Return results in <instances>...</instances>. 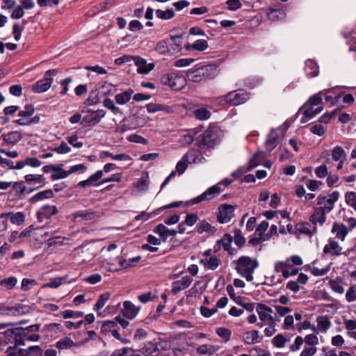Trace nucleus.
Segmentation results:
<instances>
[{"label":"nucleus","mask_w":356,"mask_h":356,"mask_svg":"<svg viewBox=\"0 0 356 356\" xmlns=\"http://www.w3.org/2000/svg\"><path fill=\"white\" fill-rule=\"evenodd\" d=\"M233 241V237L229 234H225L222 238L217 241V244H222L225 251L227 252L229 254H232V248L231 244Z\"/></svg>","instance_id":"nucleus-30"},{"label":"nucleus","mask_w":356,"mask_h":356,"mask_svg":"<svg viewBox=\"0 0 356 356\" xmlns=\"http://www.w3.org/2000/svg\"><path fill=\"white\" fill-rule=\"evenodd\" d=\"M135 65L137 67V72L139 74H147L154 67V63H147L144 58L135 56Z\"/></svg>","instance_id":"nucleus-15"},{"label":"nucleus","mask_w":356,"mask_h":356,"mask_svg":"<svg viewBox=\"0 0 356 356\" xmlns=\"http://www.w3.org/2000/svg\"><path fill=\"white\" fill-rule=\"evenodd\" d=\"M101 98L95 89L90 90L88 98L84 101L83 105L86 106H94L100 103Z\"/></svg>","instance_id":"nucleus-32"},{"label":"nucleus","mask_w":356,"mask_h":356,"mask_svg":"<svg viewBox=\"0 0 356 356\" xmlns=\"http://www.w3.org/2000/svg\"><path fill=\"white\" fill-rule=\"evenodd\" d=\"M343 278L338 277L336 280H330L328 284L333 291L341 294L343 293L344 289L339 281L341 282Z\"/></svg>","instance_id":"nucleus-43"},{"label":"nucleus","mask_w":356,"mask_h":356,"mask_svg":"<svg viewBox=\"0 0 356 356\" xmlns=\"http://www.w3.org/2000/svg\"><path fill=\"white\" fill-rule=\"evenodd\" d=\"M183 35H171L168 40L170 54L173 55L179 52L182 49Z\"/></svg>","instance_id":"nucleus-13"},{"label":"nucleus","mask_w":356,"mask_h":356,"mask_svg":"<svg viewBox=\"0 0 356 356\" xmlns=\"http://www.w3.org/2000/svg\"><path fill=\"white\" fill-rule=\"evenodd\" d=\"M346 153L341 146H336L332 151V157L334 161L346 159Z\"/></svg>","instance_id":"nucleus-47"},{"label":"nucleus","mask_w":356,"mask_h":356,"mask_svg":"<svg viewBox=\"0 0 356 356\" xmlns=\"http://www.w3.org/2000/svg\"><path fill=\"white\" fill-rule=\"evenodd\" d=\"M13 189L16 191L15 195L18 200H22L25 197L26 186L23 181L12 183Z\"/></svg>","instance_id":"nucleus-36"},{"label":"nucleus","mask_w":356,"mask_h":356,"mask_svg":"<svg viewBox=\"0 0 356 356\" xmlns=\"http://www.w3.org/2000/svg\"><path fill=\"white\" fill-rule=\"evenodd\" d=\"M161 82L163 85L169 86L172 90L179 91L184 86L186 79L179 76L167 74L161 76Z\"/></svg>","instance_id":"nucleus-8"},{"label":"nucleus","mask_w":356,"mask_h":356,"mask_svg":"<svg viewBox=\"0 0 356 356\" xmlns=\"http://www.w3.org/2000/svg\"><path fill=\"white\" fill-rule=\"evenodd\" d=\"M216 332L220 338L223 339L225 342L230 339L232 331L229 328L224 327H218Z\"/></svg>","instance_id":"nucleus-57"},{"label":"nucleus","mask_w":356,"mask_h":356,"mask_svg":"<svg viewBox=\"0 0 356 356\" xmlns=\"http://www.w3.org/2000/svg\"><path fill=\"white\" fill-rule=\"evenodd\" d=\"M316 115L315 109L311 106L309 108L305 110L303 116L301 118V123H306L311 118Z\"/></svg>","instance_id":"nucleus-62"},{"label":"nucleus","mask_w":356,"mask_h":356,"mask_svg":"<svg viewBox=\"0 0 356 356\" xmlns=\"http://www.w3.org/2000/svg\"><path fill=\"white\" fill-rule=\"evenodd\" d=\"M296 229L300 233L309 236H313L317 232L316 225H314L310 222H302L297 223L296 225Z\"/></svg>","instance_id":"nucleus-12"},{"label":"nucleus","mask_w":356,"mask_h":356,"mask_svg":"<svg viewBox=\"0 0 356 356\" xmlns=\"http://www.w3.org/2000/svg\"><path fill=\"white\" fill-rule=\"evenodd\" d=\"M339 197V193L337 191H333L330 195H329V198L326 200L324 207H320L319 208H323V211L326 213L330 212L333 209L334 204L338 200Z\"/></svg>","instance_id":"nucleus-23"},{"label":"nucleus","mask_w":356,"mask_h":356,"mask_svg":"<svg viewBox=\"0 0 356 356\" xmlns=\"http://www.w3.org/2000/svg\"><path fill=\"white\" fill-rule=\"evenodd\" d=\"M57 70L51 69L45 72L44 77L37 81L32 85V90L35 93H42L47 91L53 82L52 76L57 74Z\"/></svg>","instance_id":"nucleus-7"},{"label":"nucleus","mask_w":356,"mask_h":356,"mask_svg":"<svg viewBox=\"0 0 356 356\" xmlns=\"http://www.w3.org/2000/svg\"><path fill=\"white\" fill-rule=\"evenodd\" d=\"M0 315L2 316H17V309L12 307H6L2 304H0Z\"/></svg>","instance_id":"nucleus-54"},{"label":"nucleus","mask_w":356,"mask_h":356,"mask_svg":"<svg viewBox=\"0 0 356 356\" xmlns=\"http://www.w3.org/2000/svg\"><path fill=\"white\" fill-rule=\"evenodd\" d=\"M15 329H22L16 332L17 335V345L25 346V337H28V332L26 330V327H15Z\"/></svg>","instance_id":"nucleus-46"},{"label":"nucleus","mask_w":356,"mask_h":356,"mask_svg":"<svg viewBox=\"0 0 356 356\" xmlns=\"http://www.w3.org/2000/svg\"><path fill=\"white\" fill-rule=\"evenodd\" d=\"M9 217L11 223L17 225H22L25 220V215L22 211H18L15 213L12 212V214H10Z\"/></svg>","instance_id":"nucleus-45"},{"label":"nucleus","mask_w":356,"mask_h":356,"mask_svg":"<svg viewBox=\"0 0 356 356\" xmlns=\"http://www.w3.org/2000/svg\"><path fill=\"white\" fill-rule=\"evenodd\" d=\"M332 232H337V236L341 241H343L348 233L346 226L343 224H339L334 222L332 225Z\"/></svg>","instance_id":"nucleus-26"},{"label":"nucleus","mask_w":356,"mask_h":356,"mask_svg":"<svg viewBox=\"0 0 356 356\" xmlns=\"http://www.w3.org/2000/svg\"><path fill=\"white\" fill-rule=\"evenodd\" d=\"M234 243L241 248L245 243V238L242 236L241 231L239 229H236L234 231Z\"/></svg>","instance_id":"nucleus-51"},{"label":"nucleus","mask_w":356,"mask_h":356,"mask_svg":"<svg viewBox=\"0 0 356 356\" xmlns=\"http://www.w3.org/2000/svg\"><path fill=\"white\" fill-rule=\"evenodd\" d=\"M156 15L159 19L168 20L172 19L175 16V13L172 8H168L165 10L157 9L156 10Z\"/></svg>","instance_id":"nucleus-41"},{"label":"nucleus","mask_w":356,"mask_h":356,"mask_svg":"<svg viewBox=\"0 0 356 356\" xmlns=\"http://www.w3.org/2000/svg\"><path fill=\"white\" fill-rule=\"evenodd\" d=\"M209 200H211V198L209 196V195L208 194L207 191H206L201 195L197 196L195 198L191 199L187 203L188 204L193 205V204L201 203L202 202H204V201H209Z\"/></svg>","instance_id":"nucleus-50"},{"label":"nucleus","mask_w":356,"mask_h":356,"mask_svg":"<svg viewBox=\"0 0 356 356\" xmlns=\"http://www.w3.org/2000/svg\"><path fill=\"white\" fill-rule=\"evenodd\" d=\"M342 248L339 243L333 238L328 240V244L323 248L324 254H330L331 256H339L342 254Z\"/></svg>","instance_id":"nucleus-11"},{"label":"nucleus","mask_w":356,"mask_h":356,"mask_svg":"<svg viewBox=\"0 0 356 356\" xmlns=\"http://www.w3.org/2000/svg\"><path fill=\"white\" fill-rule=\"evenodd\" d=\"M196 230L199 234L206 232L211 236L214 235L217 232L216 227L211 225L205 220H202L198 223L196 227Z\"/></svg>","instance_id":"nucleus-17"},{"label":"nucleus","mask_w":356,"mask_h":356,"mask_svg":"<svg viewBox=\"0 0 356 356\" xmlns=\"http://www.w3.org/2000/svg\"><path fill=\"white\" fill-rule=\"evenodd\" d=\"M109 298L110 293L108 292L101 294L97 302L95 304L93 309L96 312H99L105 305Z\"/></svg>","instance_id":"nucleus-42"},{"label":"nucleus","mask_w":356,"mask_h":356,"mask_svg":"<svg viewBox=\"0 0 356 356\" xmlns=\"http://www.w3.org/2000/svg\"><path fill=\"white\" fill-rule=\"evenodd\" d=\"M255 309H256V312H257V314L259 315V319H260L261 321H262V322H265V321L271 322V321H275V318L271 315H268L263 309H259V305H258L257 303L256 304Z\"/></svg>","instance_id":"nucleus-52"},{"label":"nucleus","mask_w":356,"mask_h":356,"mask_svg":"<svg viewBox=\"0 0 356 356\" xmlns=\"http://www.w3.org/2000/svg\"><path fill=\"white\" fill-rule=\"evenodd\" d=\"M305 73L309 78H313L318 75L319 69L317 63L313 60L309 59L305 62Z\"/></svg>","instance_id":"nucleus-22"},{"label":"nucleus","mask_w":356,"mask_h":356,"mask_svg":"<svg viewBox=\"0 0 356 356\" xmlns=\"http://www.w3.org/2000/svg\"><path fill=\"white\" fill-rule=\"evenodd\" d=\"M81 113H86L81 121V124L83 127H95L100 122L101 120L106 115V111L103 109L93 111L86 107H83L81 110Z\"/></svg>","instance_id":"nucleus-4"},{"label":"nucleus","mask_w":356,"mask_h":356,"mask_svg":"<svg viewBox=\"0 0 356 356\" xmlns=\"http://www.w3.org/2000/svg\"><path fill=\"white\" fill-rule=\"evenodd\" d=\"M64 277H56L51 280L49 282L44 284L42 286V288L56 289L62 284V281Z\"/></svg>","instance_id":"nucleus-63"},{"label":"nucleus","mask_w":356,"mask_h":356,"mask_svg":"<svg viewBox=\"0 0 356 356\" xmlns=\"http://www.w3.org/2000/svg\"><path fill=\"white\" fill-rule=\"evenodd\" d=\"M224 136L222 130L216 125H210L197 138V143L201 149L214 148Z\"/></svg>","instance_id":"nucleus-2"},{"label":"nucleus","mask_w":356,"mask_h":356,"mask_svg":"<svg viewBox=\"0 0 356 356\" xmlns=\"http://www.w3.org/2000/svg\"><path fill=\"white\" fill-rule=\"evenodd\" d=\"M287 341L282 334H278L273 339L272 343L277 348H283Z\"/></svg>","instance_id":"nucleus-60"},{"label":"nucleus","mask_w":356,"mask_h":356,"mask_svg":"<svg viewBox=\"0 0 356 356\" xmlns=\"http://www.w3.org/2000/svg\"><path fill=\"white\" fill-rule=\"evenodd\" d=\"M54 196V192L52 189H47L42 191H40L38 193L35 194L32 196L29 200V202L31 204H35L38 201L45 200V199H51Z\"/></svg>","instance_id":"nucleus-19"},{"label":"nucleus","mask_w":356,"mask_h":356,"mask_svg":"<svg viewBox=\"0 0 356 356\" xmlns=\"http://www.w3.org/2000/svg\"><path fill=\"white\" fill-rule=\"evenodd\" d=\"M154 340V342H148L144 346L138 350L146 356H155L156 354H160L162 350H168V343L166 341H162L161 338Z\"/></svg>","instance_id":"nucleus-6"},{"label":"nucleus","mask_w":356,"mask_h":356,"mask_svg":"<svg viewBox=\"0 0 356 356\" xmlns=\"http://www.w3.org/2000/svg\"><path fill=\"white\" fill-rule=\"evenodd\" d=\"M73 346H76V343L68 337H65L56 343V347L59 350L69 349Z\"/></svg>","instance_id":"nucleus-37"},{"label":"nucleus","mask_w":356,"mask_h":356,"mask_svg":"<svg viewBox=\"0 0 356 356\" xmlns=\"http://www.w3.org/2000/svg\"><path fill=\"white\" fill-rule=\"evenodd\" d=\"M200 264L207 266L209 269L215 270L220 266L221 261L216 256H212L209 259H201Z\"/></svg>","instance_id":"nucleus-35"},{"label":"nucleus","mask_w":356,"mask_h":356,"mask_svg":"<svg viewBox=\"0 0 356 356\" xmlns=\"http://www.w3.org/2000/svg\"><path fill=\"white\" fill-rule=\"evenodd\" d=\"M95 90L100 98L109 95L111 93L112 85L106 82L98 83L95 86Z\"/></svg>","instance_id":"nucleus-24"},{"label":"nucleus","mask_w":356,"mask_h":356,"mask_svg":"<svg viewBox=\"0 0 356 356\" xmlns=\"http://www.w3.org/2000/svg\"><path fill=\"white\" fill-rule=\"evenodd\" d=\"M101 158L104 157H110L113 160H118V161H131V158L129 155L127 154H113V153L108 152V151H103L100 154Z\"/></svg>","instance_id":"nucleus-34"},{"label":"nucleus","mask_w":356,"mask_h":356,"mask_svg":"<svg viewBox=\"0 0 356 356\" xmlns=\"http://www.w3.org/2000/svg\"><path fill=\"white\" fill-rule=\"evenodd\" d=\"M146 108L149 113H154L158 111H163L166 113H171L173 112L172 107L161 104L150 103L146 105Z\"/></svg>","instance_id":"nucleus-21"},{"label":"nucleus","mask_w":356,"mask_h":356,"mask_svg":"<svg viewBox=\"0 0 356 356\" xmlns=\"http://www.w3.org/2000/svg\"><path fill=\"white\" fill-rule=\"evenodd\" d=\"M155 50L161 54H170L168 40H163L159 42L155 47Z\"/></svg>","instance_id":"nucleus-48"},{"label":"nucleus","mask_w":356,"mask_h":356,"mask_svg":"<svg viewBox=\"0 0 356 356\" xmlns=\"http://www.w3.org/2000/svg\"><path fill=\"white\" fill-rule=\"evenodd\" d=\"M36 217L38 222H42L44 219H50L51 218V214L50 210H46L44 209V205H43L39 211L36 213Z\"/></svg>","instance_id":"nucleus-53"},{"label":"nucleus","mask_w":356,"mask_h":356,"mask_svg":"<svg viewBox=\"0 0 356 356\" xmlns=\"http://www.w3.org/2000/svg\"><path fill=\"white\" fill-rule=\"evenodd\" d=\"M24 111H19L17 115L21 118H29L31 117L34 112L35 108L32 104H26L24 106Z\"/></svg>","instance_id":"nucleus-55"},{"label":"nucleus","mask_w":356,"mask_h":356,"mask_svg":"<svg viewBox=\"0 0 356 356\" xmlns=\"http://www.w3.org/2000/svg\"><path fill=\"white\" fill-rule=\"evenodd\" d=\"M153 232L159 236L162 242H166L168 238L170 236L168 233L169 229L161 223L156 226Z\"/></svg>","instance_id":"nucleus-29"},{"label":"nucleus","mask_w":356,"mask_h":356,"mask_svg":"<svg viewBox=\"0 0 356 356\" xmlns=\"http://www.w3.org/2000/svg\"><path fill=\"white\" fill-rule=\"evenodd\" d=\"M17 283V279L15 276L4 278L0 281V285L8 290L13 289Z\"/></svg>","instance_id":"nucleus-44"},{"label":"nucleus","mask_w":356,"mask_h":356,"mask_svg":"<svg viewBox=\"0 0 356 356\" xmlns=\"http://www.w3.org/2000/svg\"><path fill=\"white\" fill-rule=\"evenodd\" d=\"M70 175L68 170H63L60 165H56L55 171L51 174L50 178L51 180H58L65 179Z\"/></svg>","instance_id":"nucleus-39"},{"label":"nucleus","mask_w":356,"mask_h":356,"mask_svg":"<svg viewBox=\"0 0 356 356\" xmlns=\"http://www.w3.org/2000/svg\"><path fill=\"white\" fill-rule=\"evenodd\" d=\"M234 207L231 204H222L219 207L218 212V221L220 223H227L234 216Z\"/></svg>","instance_id":"nucleus-9"},{"label":"nucleus","mask_w":356,"mask_h":356,"mask_svg":"<svg viewBox=\"0 0 356 356\" xmlns=\"http://www.w3.org/2000/svg\"><path fill=\"white\" fill-rule=\"evenodd\" d=\"M117 326L116 323L114 321H103V324L101 328L102 333L106 334L112 331L113 328Z\"/></svg>","instance_id":"nucleus-61"},{"label":"nucleus","mask_w":356,"mask_h":356,"mask_svg":"<svg viewBox=\"0 0 356 356\" xmlns=\"http://www.w3.org/2000/svg\"><path fill=\"white\" fill-rule=\"evenodd\" d=\"M22 329H15V327L8 328L3 332H0L3 336L4 339L7 341V344L14 343L17 342L16 332L21 330Z\"/></svg>","instance_id":"nucleus-25"},{"label":"nucleus","mask_w":356,"mask_h":356,"mask_svg":"<svg viewBox=\"0 0 356 356\" xmlns=\"http://www.w3.org/2000/svg\"><path fill=\"white\" fill-rule=\"evenodd\" d=\"M40 118L39 115H36L29 119L28 121H24L23 119H17L13 120V123H15L18 125L24 126V125H31L32 124H37L40 122Z\"/></svg>","instance_id":"nucleus-58"},{"label":"nucleus","mask_w":356,"mask_h":356,"mask_svg":"<svg viewBox=\"0 0 356 356\" xmlns=\"http://www.w3.org/2000/svg\"><path fill=\"white\" fill-rule=\"evenodd\" d=\"M208 42L205 40H195L193 44H187L186 46V49L188 51L191 50H197V51H204L208 48Z\"/></svg>","instance_id":"nucleus-28"},{"label":"nucleus","mask_w":356,"mask_h":356,"mask_svg":"<svg viewBox=\"0 0 356 356\" xmlns=\"http://www.w3.org/2000/svg\"><path fill=\"white\" fill-rule=\"evenodd\" d=\"M194 115L197 119L203 120L209 119L211 116V113L204 108H200L194 111Z\"/></svg>","instance_id":"nucleus-59"},{"label":"nucleus","mask_w":356,"mask_h":356,"mask_svg":"<svg viewBox=\"0 0 356 356\" xmlns=\"http://www.w3.org/2000/svg\"><path fill=\"white\" fill-rule=\"evenodd\" d=\"M327 219L326 212L323 211V208L315 207L314 213L309 216V220L314 225L319 223L320 225H323Z\"/></svg>","instance_id":"nucleus-10"},{"label":"nucleus","mask_w":356,"mask_h":356,"mask_svg":"<svg viewBox=\"0 0 356 356\" xmlns=\"http://www.w3.org/2000/svg\"><path fill=\"white\" fill-rule=\"evenodd\" d=\"M262 159V154L261 152H257L254 154L252 159L250 160L248 166L247 167L248 170H252L260 164Z\"/></svg>","instance_id":"nucleus-49"},{"label":"nucleus","mask_w":356,"mask_h":356,"mask_svg":"<svg viewBox=\"0 0 356 356\" xmlns=\"http://www.w3.org/2000/svg\"><path fill=\"white\" fill-rule=\"evenodd\" d=\"M103 103L104 106L110 109L114 114L120 113V109L115 105L112 99L109 98H105Z\"/></svg>","instance_id":"nucleus-64"},{"label":"nucleus","mask_w":356,"mask_h":356,"mask_svg":"<svg viewBox=\"0 0 356 356\" xmlns=\"http://www.w3.org/2000/svg\"><path fill=\"white\" fill-rule=\"evenodd\" d=\"M235 263L237 273L248 282H252L253 273L259 265L258 260L248 256H241Z\"/></svg>","instance_id":"nucleus-3"},{"label":"nucleus","mask_w":356,"mask_h":356,"mask_svg":"<svg viewBox=\"0 0 356 356\" xmlns=\"http://www.w3.org/2000/svg\"><path fill=\"white\" fill-rule=\"evenodd\" d=\"M250 93L243 89H238L224 95L222 101L231 106H238L245 103L250 99Z\"/></svg>","instance_id":"nucleus-5"},{"label":"nucleus","mask_w":356,"mask_h":356,"mask_svg":"<svg viewBox=\"0 0 356 356\" xmlns=\"http://www.w3.org/2000/svg\"><path fill=\"white\" fill-rule=\"evenodd\" d=\"M318 325L323 331H326L330 327V321L327 316H318L316 318Z\"/></svg>","instance_id":"nucleus-56"},{"label":"nucleus","mask_w":356,"mask_h":356,"mask_svg":"<svg viewBox=\"0 0 356 356\" xmlns=\"http://www.w3.org/2000/svg\"><path fill=\"white\" fill-rule=\"evenodd\" d=\"M193 278L188 275L183 277L181 280L173 282L172 292L177 294L181 290L188 288L193 282Z\"/></svg>","instance_id":"nucleus-14"},{"label":"nucleus","mask_w":356,"mask_h":356,"mask_svg":"<svg viewBox=\"0 0 356 356\" xmlns=\"http://www.w3.org/2000/svg\"><path fill=\"white\" fill-rule=\"evenodd\" d=\"M1 138L3 140L5 143L14 145L19 142L23 137L20 131H12L8 134L1 135Z\"/></svg>","instance_id":"nucleus-16"},{"label":"nucleus","mask_w":356,"mask_h":356,"mask_svg":"<svg viewBox=\"0 0 356 356\" xmlns=\"http://www.w3.org/2000/svg\"><path fill=\"white\" fill-rule=\"evenodd\" d=\"M262 338L263 337H259V332L256 330L247 331L243 334V341L248 345L255 344L259 342Z\"/></svg>","instance_id":"nucleus-18"},{"label":"nucleus","mask_w":356,"mask_h":356,"mask_svg":"<svg viewBox=\"0 0 356 356\" xmlns=\"http://www.w3.org/2000/svg\"><path fill=\"white\" fill-rule=\"evenodd\" d=\"M286 15V13L282 9L269 8L267 12V16L270 20L277 21L283 19Z\"/></svg>","instance_id":"nucleus-33"},{"label":"nucleus","mask_w":356,"mask_h":356,"mask_svg":"<svg viewBox=\"0 0 356 356\" xmlns=\"http://www.w3.org/2000/svg\"><path fill=\"white\" fill-rule=\"evenodd\" d=\"M134 125V115H129L127 118H124L120 123L117 130L120 133H124L133 128Z\"/></svg>","instance_id":"nucleus-27"},{"label":"nucleus","mask_w":356,"mask_h":356,"mask_svg":"<svg viewBox=\"0 0 356 356\" xmlns=\"http://www.w3.org/2000/svg\"><path fill=\"white\" fill-rule=\"evenodd\" d=\"M72 216L74 219L82 218L85 220H92L97 216V212L90 209L76 211Z\"/></svg>","instance_id":"nucleus-20"},{"label":"nucleus","mask_w":356,"mask_h":356,"mask_svg":"<svg viewBox=\"0 0 356 356\" xmlns=\"http://www.w3.org/2000/svg\"><path fill=\"white\" fill-rule=\"evenodd\" d=\"M124 308L122 309V314L128 319L134 318V303L131 301L127 300L124 302Z\"/></svg>","instance_id":"nucleus-38"},{"label":"nucleus","mask_w":356,"mask_h":356,"mask_svg":"<svg viewBox=\"0 0 356 356\" xmlns=\"http://www.w3.org/2000/svg\"><path fill=\"white\" fill-rule=\"evenodd\" d=\"M149 186V175L147 172H142L141 177L135 184V188L139 191H147Z\"/></svg>","instance_id":"nucleus-31"},{"label":"nucleus","mask_w":356,"mask_h":356,"mask_svg":"<svg viewBox=\"0 0 356 356\" xmlns=\"http://www.w3.org/2000/svg\"><path fill=\"white\" fill-rule=\"evenodd\" d=\"M218 71L216 64L204 65L188 71L186 77L188 81L194 83L206 82L216 78Z\"/></svg>","instance_id":"nucleus-1"},{"label":"nucleus","mask_w":356,"mask_h":356,"mask_svg":"<svg viewBox=\"0 0 356 356\" xmlns=\"http://www.w3.org/2000/svg\"><path fill=\"white\" fill-rule=\"evenodd\" d=\"M134 92V90H132L131 88H129L128 90H126L124 92H121L119 94H117L115 95V101L119 104H124L127 102H128L131 97V94Z\"/></svg>","instance_id":"nucleus-40"}]
</instances>
